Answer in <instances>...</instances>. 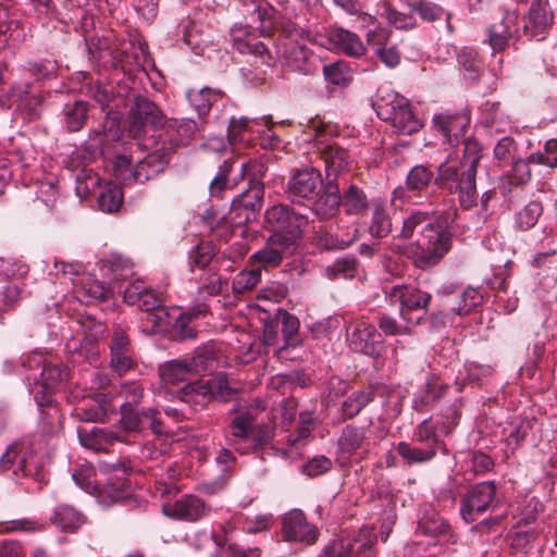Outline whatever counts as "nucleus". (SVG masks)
<instances>
[{
    "mask_svg": "<svg viewBox=\"0 0 557 557\" xmlns=\"http://www.w3.org/2000/svg\"><path fill=\"white\" fill-rule=\"evenodd\" d=\"M433 177L434 174L430 168L417 164L407 174L406 187L412 191H422L429 186Z\"/></svg>",
    "mask_w": 557,
    "mask_h": 557,
    "instance_id": "c9c22d12",
    "label": "nucleus"
},
{
    "mask_svg": "<svg viewBox=\"0 0 557 557\" xmlns=\"http://www.w3.org/2000/svg\"><path fill=\"white\" fill-rule=\"evenodd\" d=\"M132 114L134 117V124L132 133L134 136H138L141 132V127L145 124H150L153 127L163 125V114L157 108V106L147 98L138 97L132 108Z\"/></svg>",
    "mask_w": 557,
    "mask_h": 557,
    "instance_id": "5701e85b",
    "label": "nucleus"
},
{
    "mask_svg": "<svg viewBox=\"0 0 557 557\" xmlns=\"http://www.w3.org/2000/svg\"><path fill=\"white\" fill-rule=\"evenodd\" d=\"M343 205L347 213L358 214L367 208L368 201L361 189L350 186L344 196Z\"/></svg>",
    "mask_w": 557,
    "mask_h": 557,
    "instance_id": "a18cd8bd",
    "label": "nucleus"
},
{
    "mask_svg": "<svg viewBox=\"0 0 557 557\" xmlns=\"http://www.w3.org/2000/svg\"><path fill=\"white\" fill-rule=\"evenodd\" d=\"M470 116L466 112L440 113L433 116L434 128L440 132L447 143L454 145L466 134Z\"/></svg>",
    "mask_w": 557,
    "mask_h": 557,
    "instance_id": "6ab92c4d",
    "label": "nucleus"
},
{
    "mask_svg": "<svg viewBox=\"0 0 557 557\" xmlns=\"http://www.w3.org/2000/svg\"><path fill=\"white\" fill-rule=\"evenodd\" d=\"M28 273V265L20 260L0 258V280L22 278Z\"/></svg>",
    "mask_w": 557,
    "mask_h": 557,
    "instance_id": "09e8293b",
    "label": "nucleus"
},
{
    "mask_svg": "<svg viewBox=\"0 0 557 557\" xmlns=\"http://www.w3.org/2000/svg\"><path fill=\"white\" fill-rule=\"evenodd\" d=\"M113 172L116 180L121 182L129 181L134 176L131 158L125 154L116 156Z\"/></svg>",
    "mask_w": 557,
    "mask_h": 557,
    "instance_id": "e2e57ef3",
    "label": "nucleus"
},
{
    "mask_svg": "<svg viewBox=\"0 0 557 557\" xmlns=\"http://www.w3.org/2000/svg\"><path fill=\"white\" fill-rule=\"evenodd\" d=\"M496 24L503 26L507 36H511L513 39L519 36V13L517 10H507L503 18Z\"/></svg>",
    "mask_w": 557,
    "mask_h": 557,
    "instance_id": "69168bd1",
    "label": "nucleus"
},
{
    "mask_svg": "<svg viewBox=\"0 0 557 557\" xmlns=\"http://www.w3.org/2000/svg\"><path fill=\"white\" fill-rule=\"evenodd\" d=\"M342 197L337 186L327 185L322 195L314 202V212L322 219H327L338 211Z\"/></svg>",
    "mask_w": 557,
    "mask_h": 557,
    "instance_id": "c756f323",
    "label": "nucleus"
},
{
    "mask_svg": "<svg viewBox=\"0 0 557 557\" xmlns=\"http://www.w3.org/2000/svg\"><path fill=\"white\" fill-rule=\"evenodd\" d=\"M197 362L196 358L191 360H172L163 363L159 368V375L165 384H177L188 380L190 376L196 374Z\"/></svg>",
    "mask_w": 557,
    "mask_h": 557,
    "instance_id": "a878e982",
    "label": "nucleus"
},
{
    "mask_svg": "<svg viewBox=\"0 0 557 557\" xmlns=\"http://www.w3.org/2000/svg\"><path fill=\"white\" fill-rule=\"evenodd\" d=\"M232 395L233 389L228 386L226 375L222 373L208 380L188 383L178 393L181 401L195 411L207 406L213 398L226 400Z\"/></svg>",
    "mask_w": 557,
    "mask_h": 557,
    "instance_id": "39448f33",
    "label": "nucleus"
},
{
    "mask_svg": "<svg viewBox=\"0 0 557 557\" xmlns=\"http://www.w3.org/2000/svg\"><path fill=\"white\" fill-rule=\"evenodd\" d=\"M325 81L335 86H347L351 81V72L345 63L335 62L323 69Z\"/></svg>",
    "mask_w": 557,
    "mask_h": 557,
    "instance_id": "a19ab883",
    "label": "nucleus"
},
{
    "mask_svg": "<svg viewBox=\"0 0 557 557\" xmlns=\"http://www.w3.org/2000/svg\"><path fill=\"white\" fill-rule=\"evenodd\" d=\"M482 296L474 288H467L461 295V302L458 307L450 308V311L443 314V318L449 315L450 312L458 315L468 314L475 306L481 302Z\"/></svg>",
    "mask_w": 557,
    "mask_h": 557,
    "instance_id": "de8ad7c7",
    "label": "nucleus"
},
{
    "mask_svg": "<svg viewBox=\"0 0 557 557\" xmlns=\"http://www.w3.org/2000/svg\"><path fill=\"white\" fill-rule=\"evenodd\" d=\"M364 434L362 431L347 426L338 440V446L341 450L352 454L361 446Z\"/></svg>",
    "mask_w": 557,
    "mask_h": 557,
    "instance_id": "49530a36",
    "label": "nucleus"
},
{
    "mask_svg": "<svg viewBox=\"0 0 557 557\" xmlns=\"http://www.w3.org/2000/svg\"><path fill=\"white\" fill-rule=\"evenodd\" d=\"M322 186V177L319 171L305 166L295 171L287 183V194L293 201L312 199L318 195Z\"/></svg>",
    "mask_w": 557,
    "mask_h": 557,
    "instance_id": "4468645a",
    "label": "nucleus"
},
{
    "mask_svg": "<svg viewBox=\"0 0 557 557\" xmlns=\"http://www.w3.org/2000/svg\"><path fill=\"white\" fill-rule=\"evenodd\" d=\"M315 141L319 146V149L321 150L322 158L325 163V170L329 175H335L348 166L350 156L345 149H343L336 143L326 144L323 139V135L320 133L317 135Z\"/></svg>",
    "mask_w": 557,
    "mask_h": 557,
    "instance_id": "b1692460",
    "label": "nucleus"
},
{
    "mask_svg": "<svg viewBox=\"0 0 557 557\" xmlns=\"http://www.w3.org/2000/svg\"><path fill=\"white\" fill-rule=\"evenodd\" d=\"M45 445L41 436H24L12 443L0 457L2 470H9L16 462L24 476H38L44 466Z\"/></svg>",
    "mask_w": 557,
    "mask_h": 557,
    "instance_id": "7ed1b4c3",
    "label": "nucleus"
},
{
    "mask_svg": "<svg viewBox=\"0 0 557 557\" xmlns=\"http://www.w3.org/2000/svg\"><path fill=\"white\" fill-rule=\"evenodd\" d=\"M374 106L377 116L383 121H389L395 132L399 134L410 135L422 127L408 100L392 89L380 91Z\"/></svg>",
    "mask_w": 557,
    "mask_h": 557,
    "instance_id": "20e7f679",
    "label": "nucleus"
},
{
    "mask_svg": "<svg viewBox=\"0 0 557 557\" xmlns=\"http://www.w3.org/2000/svg\"><path fill=\"white\" fill-rule=\"evenodd\" d=\"M255 420H233L230 430L234 437L232 445L239 442L248 446H260L273 436V426L270 423L252 424Z\"/></svg>",
    "mask_w": 557,
    "mask_h": 557,
    "instance_id": "f3484780",
    "label": "nucleus"
},
{
    "mask_svg": "<svg viewBox=\"0 0 557 557\" xmlns=\"http://www.w3.org/2000/svg\"><path fill=\"white\" fill-rule=\"evenodd\" d=\"M543 213V207L540 201H530L516 214V225L521 231L532 228Z\"/></svg>",
    "mask_w": 557,
    "mask_h": 557,
    "instance_id": "e433bc0d",
    "label": "nucleus"
},
{
    "mask_svg": "<svg viewBox=\"0 0 557 557\" xmlns=\"http://www.w3.org/2000/svg\"><path fill=\"white\" fill-rule=\"evenodd\" d=\"M221 97V91L205 87L199 90H189L187 98L199 115L209 112L213 101Z\"/></svg>",
    "mask_w": 557,
    "mask_h": 557,
    "instance_id": "f704fd0d",
    "label": "nucleus"
},
{
    "mask_svg": "<svg viewBox=\"0 0 557 557\" xmlns=\"http://www.w3.org/2000/svg\"><path fill=\"white\" fill-rule=\"evenodd\" d=\"M84 424L77 429L78 440L82 446L99 451L106 449L113 441H123L121 434L108 432L106 428H99L92 423L96 420H83Z\"/></svg>",
    "mask_w": 557,
    "mask_h": 557,
    "instance_id": "aec40b11",
    "label": "nucleus"
},
{
    "mask_svg": "<svg viewBox=\"0 0 557 557\" xmlns=\"http://www.w3.org/2000/svg\"><path fill=\"white\" fill-rule=\"evenodd\" d=\"M69 371L59 363H44L40 379L36 381L30 393L38 406H49L53 401V395L65 388Z\"/></svg>",
    "mask_w": 557,
    "mask_h": 557,
    "instance_id": "6e6552de",
    "label": "nucleus"
},
{
    "mask_svg": "<svg viewBox=\"0 0 557 557\" xmlns=\"http://www.w3.org/2000/svg\"><path fill=\"white\" fill-rule=\"evenodd\" d=\"M40 529V523L32 519H16L0 522V533L36 532L39 531Z\"/></svg>",
    "mask_w": 557,
    "mask_h": 557,
    "instance_id": "4d7b16f0",
    "label": "nucleus"
},
{
    "mask_svg": "<svg viewBox=\"0 0 557 557\" xmlns=\"http://www.w3.org/2000/svg\"><path fill=\"white\" fill-rule=\"evenodd\" d=\"M261 277V269H252L249 271H242L233 280V289L236 293H244L255 287Z\"/></svg>",
    "mask_w": 557,
    "mask_h": 557,
    "instance_id": "8fccbe9b",
    "label": "nucleus"
},
{
    "mask_svg": "<svg viewBox=\"0 0 557 557\" xmlns=\"http://www.w3.org/2000/svg\"><path fill=\"white\" fill-rule=\"evenodd\" d=\"M162 511L166 517L176 520L196 522L210 512V507L200 497L186 494L173 504L164 505Z\"/></svg>",
    "mask_w": 557,
    "mask_h": 557,
    "instance_id": "dca6fc26",
    "label": "nucleus"
},
{
    "mask_svg": "<svg viewBox=\"0 0 557 557\" xmlns=\"http://www.w3.org/2000/svg\"><path fill=\"white\" fill-rule=\"evenodd\" d=\"M282 535L285 541L311 545L318 540V529L307 521L301 510L294 509L282 519Z\"/></svg>",
    "mask_w": 557,
    "mask_h": 557,
    "instance_id": "2eb2a0df",
    "label": "nucleus"
},
{
    "mask_svg": "<svg viewBox=\"0 0 557 557\" xmlns=\"http://www.w3.org/2000/svg\"><path fill=\"white\" fill-rule=\"evenodd\" d=\"M379 325L383 333L389 336L410 335L416 327V325H411L408 322L401 324L395 318L387 315L381 317Z\"/></svg>",
    "mask_w": 557,
    "mask_h": 557,
    "instance_id": "864d4df0",
    "label": "nucleus"
},
{
    "mask_svg": "<svg viewBox=\"0 0 557 557\" xmlns=\"http://www.w3.org/2000/svg\"><path fill=\"white\" fill-rule=\"evenodd\" d=\"M388 34L383 28H376L367 34V41L374 48V54L387 67H396L400 63V52L396 46L386 47Z\"/></svg>",
    "mask_w": 557,
    "mask_h": 557,
    "instance_id": "393cba45",
    "label": "nucleus"
},
{
    "mask_svg": "<svg viewBox=\"0 0 557 557\" xmlns=\"http://www.w3.org/2000/svg\"><path fill=\"white\" fill-rule=\"evenodd\" d=\"M87 115V103L76 101L64 109L65 123L71 132L79 131L85 124Z\"/></svg>",
    "mask_w": 557,
    "mask_h": 557,
    "instance_id": "ea45409f",
    "label": "nucleus"
},
{
    "mask_svg": "<svg viewBox=\"0 0 557 557\" xmlns=\"http://www.w3.org/2000/svg\"><path fill=\"white\" fill-rule=\"evenodd\" d=\"M233 47L243 54H253L262 57L265 52V46L259 41L246 27H235L232 30Z\"/></svg>",
    "mask_w": 557,
    "mask_h": 557,
    "instance_id": "c85d7f7f",
    "label": "nucleus"
},
{
    "mask_svg": "<svg viewBox=\"0 0 557 557\" xmlns=\"http://www.w3.org/2000/svg\"><path fill=\"white\" fill-rule=\"evenodd\" d=\"M297 247L294 237H285L284 234L273 233L268 238L264 247L250 257V261L252 265L260 269L277 267L284 258L293 256Z\"/></svg>",
    "mask_w": 557,
    "mask_h": 557,
    "instance_id": "f8f14e48",
    "label": "nucleus"
},
{
    "mask_svg": "<svg viewBox=\"0 0 557 557\" xmlns=\"http://www.w3.org/2000/svg\"><path fill=\"white\" fill-rule=\"evenodd\" d=\"M372 218L369 225V233L372 237L384 238L392 232V219L386 205L380 200H372Z\"/></svg>",
    "mask_w": 557,
    "mask_h": 557,
    "instance_id": "cd10ccee",
    "label": "nucleus"
},
{
    "mask_svg": "<svg viewBox=\"0 0 557 557\" xmlns=\"http://www.w3.org/2000/svg\"><path fill=\"white\" fill-rule=\"evenodd\" d=\"M313 420H302L301 425L287 435V444L289 445V454L300 456V450L309 443L312 432Z\"/></svg>",
    "mask_w": 557,
    "mask_h": 557,
    "instance_id": "4c0bfd02",
    "label": "nucleus"
},
{
    "mask_svg": "<svg viewBox=\"0 0 557 557\" xmlns=\"http://www.w3.org/2000/svg\"><path fill=\"white\" fill-rule=\"evenodd\" d=\"M511 39L513 38L507 36L503 26L493 24L487 29V42L495 52L505 50Z\"/></svg>",
    "mask_w": 557,
    "mask_h": 557,
    "instance_id": "13d9d810",
    "label": "nucleus"
},
{
    "mask_svg": "<svg viewBox=\"0 0 557 557\" xmlns=\"http://www.w3.org/2000/svg\"><path fill=\"white\" fill-rule=\"evenodd\" d=\"M259 122L260 125L255 128V134L259 136L261 147L264 149H277L281 145V139L269 126V119L263 117Z\"/></svg>",
    "mask_w": 557,
    "mask_h": 557,
    "instance_id": "603ef678",
    "label": "nucleus"
},
{
    "mask_svg": "<svg viewBox=\"0 0 557 557\" xmlns=\"http://www.w3.org/2000/svg\"><path fill=\"white\" fill-rule=\"evenodd\" d=\"M51 519L63 531H75L84 523V516L69 505L58 506Z\"/></svg>",
    "mask_w": 557,
    "mask_h": 557,
    "instance_id": "7c9ffc66",
    "label": "nucleus"
},
{
    "mask_svg": "<svg viewBox=\"0 0 557 557\" xmlns=\"http://www.w3.org/2000/svg\"><path fill=\"white\" fill-rule=\"evenodd\" d=\"M398 454L406 459L409 463H420L430 461L435 456L433 447L429 449H421L411 447L409 444L401 442L397 446Z\"/></svg>",
    "mask_w": 557,
    "mask_h": 557,
    "instance_id": "79ce46f5",
    "label": "nucleus"
},
{
    "mask_svg": "<svg viewBox=\"0 0 557 557\" xmlns=\"http://www.w3.org/2000/svg\"><path fill=\"white\" fill-rule=\"evenodd\" d=\"M376 535L369 527L360 529L354 541L339 540L325 547L319 557H375Z\"/></svg>",
    "mask_w": 557,
    "mask_h": 557,
    "instance_id": "9d476101",
    "label": "nucleus"
},
{
    "mask_svg": "<svg viewBox=\"0 0 557 557\" xmlns=\"http://www.w3.org/2000/svg\"><path fill=\"white\" fill-rule=\"evenodd\" d=\"M496 495V486L493 481L481 482L474 485L466 495L460 507V515L466 522H473L475 515L488 509Z\"/></svg>",
    "mask_w": 557,
    "mask_h": 557,
    "instance_id": "ddd939ff",
    "label": "nucleus"
},
{
    "mask_svg": "<svg viewBox=\"0 0 557 557\" xmlns=\"http://www.w3.org/2000/svg\"><path fill=\"white\" fill-rule=\"evenodd\" d=\"M332 468L331 459L325 456L314 457L309 460L304 467L302 472L308 476H317Z\"/></svg>",
    "mask_w": 557,
    "mask_h": 557,
    "instance_id": "0e129e2a",
    "label": "nucleus"
},
{
    "mask_svg": "<svg viewBox=\"0 0 557 557\" xmlns=\"http://www.w3.org/2000/svg\"><path fill=\"white\" fill-rule=\"evenodd\" d=\"M480 147L476 141L468 140L465 146V154L461 161L463 171L455 188L449 189L458 194L459 203L465 209H470L476 205L478 194L475 188L476 166L480 161Z\"/></svg>",
    "mask_w": 557,
    "mask_h": 557,
    "instance_id": "423d86ee",
    "label": "nucleus"
},
{
    "mask_svg": "<svg viewBox=\"0 0 557 557\" xmlns=\"http://www.w3.org/2000/svg\"><path fill=\"white\" fill-rule=\"evenodd\" d=\"M260 125L259 120L248 117L233 119L228 125L227 137L231 144L249 141L255 135V128Z\"/></svg>",
    "mask_w": 557,
    "mask_h": 557,
    "instance_id": "2f4dec72",
    "label": "nucleus"
},
{
    "mask_svg": "<svg viewBox=\"0 0 557 557\" xmlns=\"http://www.w3.org/2000/svg\"><path fill=\"white\" fill-rule=\"evenodd\" d=\"M110 364L119 375L127 372L134 364L131 350L111 351Z\"/></svg>",
    "mask_w": 557,
    "mask_h": 557,
    "instance_id": "052dcab7",
    "label": "nucleus"
},
{
    "mask_svg": "<svg viewBox=\"0 0 557 557\" xmlns=\"http://www.w3.org/2000/svg\"><path fill=\"white\" fill-rule=\"evenodd\" d=\"M111 468L113 473H109L108 480L101 488H98L95 483V470L91 466L83 465L75 469L72 479L83 491L95 494L100 504L109 506L127 499L132 495L131 483L127 479L129 473L115 465Z\"/></svg>",
    "mask_w": 557,
    "mask_h": 557,
    "instance_id": "f03ea898",
    "label": "nucleus"
},
{
    "mask_svg": "<svg viewBox=\"0 0 557 557\" xmlns=\"http://www.w3.org/2000/svg\"><path fill=\"white\" fill-rule=\"evenodd\" d=\"M283 57L285 64L292 71L310 74L315 70L313 54L304 46L292 38L284 42Z\"/></svg>",
    "mask_w": 557,
    "mask_h": 557,
    "instance_id": "4be33fe9",
    "label": "nucleus"
},
{
    "mask_svg": "<svg viewBox=\"0 0 557 557\" xmlns=\"http://www.w3.org/2000/svg\"><path fill=\"white\" fill-rule=\"evenodd\" d=\"M530 160L537 164L549 168H557V139H549L545 143L544 151L533 152Z\"/></svg>",
    "mask_w": 557,
    "mask_h": 557,
    "instance_id": "3c124183",
    "label": "nucleus"
},
{
    "mask_svg": "<svg viewBox=\"0 0 557 557\" xmlns=\"http://www.w3.org/2000/svg\"><path fill=\"white\" fill-rule=\"evenodd\" d=\"M282 319V333L286 342V346H297L300 344L298 338V331L300 322L297 317L288 313L287 311L280 312Z\"/></svg>",
    "mask_w": 557,
    "mask_h": 557,
    "instance_id": "c03bdc74",
    "label": "nucleus"
},
{
    "mask_svg": "<svg viewBox=\"0 0 557 557\" xmlns=\"http://www.w3.org/2000/svg\"><path fill=\"white\" fill-rule=\"evenodd\" d=\"M449 431L444 421L422 420L416 432V437L419 442H429L431 445H436Z\"/></svg>",
    "mask_w": 557,
    "mask_h": 557,
    "instance_id": "473e14b6",
    "label": "nucleus"
},
{
    "mask_svg": "<svg viewBox=\"0 0 557 557\" xmlns=\"http://www.w3.org/2000/svg\"><path fill=\"white\" fill-rule=\"evenodd\" d=\"M457 62L465 71V76L468 79H474L479 75L481 67V61L478 58V53L471 49H462L457 57Z\"/></svg>",
    "mask_w": 557,
    "mask_h": 557,
    "instance_id": "37998d69",
    "label": "nucleus"
},
{
    "mask_svg": "<svg viewBox=\"0 0 557 557\" xmlns=\"http://www.w3.org/2000/svg\"><path fill=\"white\" fill-rule=\"evenodd\" d=\"M265 221L273 233L294 237L298 245L304 228L308 225V218L290 209L287 205H276L265 212Z\"/></svg>",
    "mask_w": 557,
    "mask_h": 557,
    "instance_id": "1a4fd4ad",
    "label": "nucleus"
},
{
    "mask_svg": "<svg viewBox=\"0 0 557 557\" xmlns=\"http://www.w3.org/2000/svg\"><path fill=\"white\" fill-rule=\"evenodd\" d=\"M122 200L123 194L121 188L116 185L108 184L99 194L98 205L101 211L111 213L121 207Z\"/></svg>",
    "mask_w": 557,
    "mask_h": 557,
    "instance_id": "58836bf2",
    "label": "nucleus"
},
{
    "mask_svg": "<svg viewBox=\"0 0 557 557\" xmlns=\"http://www.w3.org/2000/svg\"><path fill=\"white\" fill-rule=\"evenodd\" d=\"M308 41L324 47L330 50H338L352 58H359L366 53V46L361 38L344 28H332L327 32L326 38L310 33H302Z\"/></svg>",
    "mask_w": 557,
    "mask_h": 557,
    "instance_id": "9b49d317",
    "label": "nucleus"
},
{
    "mask_svg": "<svg viewBox=\"0 0 557 557\" xmlns=\"http://www.w3.org/2000/svg\"><path fill=\"white\" fill-rule=\"evenodd\" d=\"M418 528L423 534L436 535L443 533L447 524L441 518H433L430 521L422 518Z\"/></svg>",
    "mask_w": 557,
    "mask_h": 557,
    "instance_id": "774afa93",
    "label": "nucleus"
},
{
    "mask_svg": "<svg viewBox=\"0 0 557 557\" xmlns=\"http://www.w3.org/2000/svg\"><path fill=\"white\" fill-rule=\"evenodd\" d=\"M348 341L354 351L371 357L379 356L383 347L381 334L374 325L367 322H359L349 335Z\"/></svg>",
    "mask_w": 557,
    "mask_h": 557,
    "instance_id": "a211bd4d",
    "label": "nucleus"
},
{
    "mask_svg": "<svg viewBox=\"0 0 557 557\" xmlns=\"http://www.w3.org/2000/svg\"><path fill=\"white\" fill-rule=\"evenodd\" d=\"M392 301L400 304V317L411 325H418L431 301V295L413 286H393Z\"/></svg>",
    "mask_w": 557,
    "mask_h": 557,
    "instance_id": "0eeeda50",
    "label": "nucleus"
},
{
    "mask_svg": "<svg viewBox=\"0 0 557 557\" xmlns=\"http://www.w3.org/2000/svg\"><path fill=\"white\" fill-rule=\"evenodd\" d=\"M145 290L146 286L143 281H132L123 292L124 301L127 302L128 305H135L139 302Z\"/></svg>",
    "mask_w": 557,
    "mask_h": 557,
    "instance_id": "338daca9",
    "label": "nucleus"
},
{
    "mask_svg": "<svg viewBox=\"0 0 557 557\" xmlns=\"http://www.w3.org/2000/svg\"><path fill=\"white\" fill-rule=\"evenodd\" d=\"M393 248L420 269L436 265L451 247V233L429 212L412 211L393 237Z\"/></svg>",
    "mask_w": 557,
    "mask_h": 557,
    "instance_id": "f257e3e1",
    "label": "nucleus"
},
{
    "mask_svg": "<svg viewBox=\"0 0 557 557\" xmlns=\"http://www.w3.org/2000/svg\"><path fill=\"white\" fill-rule=\"evenodd\" d=\"M553 22L554 15L548 8V0H535L529 10L524 30L532 38L542 40Z\"/></svg>",
    "mask_w": 557,
    "mask_h": 557,
    "instance_id": "412c9836",
    "label": "nucleus"
},
{
    "mask_svg": "<svg viewBox=\"0 0 557 557\" xmlns=\"http://www.w3.org/2000/svg\"><path fill=\"white\" fill-rule=\"evenodd\" d=\"M162 301L159 295L146 288L139 302H137L141 310L146 311L147 322L157 329H163L169 324L165 321L169 314L165 308L161 306Z\"/></svg>",
    "mask_w": 557,
    "mask_h": 557,
    "instance_id": "bb28decb",
    "label": "nucleus"
},
{
    "mask_svg": "<svg viewBox=\"0 0 557 557\" xmlns=\"http://www.w3.org/2000/svg\"><path fill=\"white\" fill-rule=\"evenodd\" d=\"M372 399V392L355 393L344 403L343 409L346 418H354Z\"/></svg>",
    "mask_w": 557,
    "mask_h": 557,
    "instance_id": "5fc2aeb1",
    "label": "nucleus"
},
{
    "mask_svg": "<svg viewBox=\"0 0 557 557\" xmlns=\"http://www.w3.org/2000/svg\"><path fill=\"white\" fill-rule=\"evenodd\" d=\"M22 288L17 285H8L0 292V313L13 309L22 298Z\"/></svg>",
    "mask_w": 557,
    "mask_h": 557,
    "instance_id": "bf43d9fd",
    "label": "nucleus"
},
{
    "mask_svg": "<svg viewBox=\"0 0 557 557\" xmlns=\"http://www.w3.org/2000/svg\"><path fill=\"white\" fill-rule=\"evenodd\" d=\"M372 399V392L355 393L344 403L343 409L346 418H354Z\"/></svg>",
    "mask_w": 557,
    "mask_h": 557,
    "instance_id": "6e6d98bb",
    "label": "nucleus"
},
{
    "mask_svg": "<svg viewBox=\"0 0 557 557\" xmlns=\"http://www.w3.org/2000/svg\"><path fill=\"white\" fill-rule=\"evenodd\" d=\"M357 238V230H354V234L350 237H338L330 233L324 234L320 238V246L327 249H345Z\"/></svg>",
    "mask_w": 557,
    "mask_h": 557,
    "instance_id": "680f3d73",
    "label": "nucleus"
},
{
    "mask_svg": "<svg viewBox=\"0 0 557 557\" xmlns=\"http://www.w3.org/2000/svg\"><path fill=\"white\" fill-rule=\"evenodd\" d=\"M75 285L81 287L83 294L90 299L104 300L111 297L115 286H104L100 281L91 275L82 276Z\"/></svg>",
    "mask_w": 557,
    "mask_h": 557,
    "instance_id": "72a5a7b5",
    "label": "nucleus"
}]
</instances>
